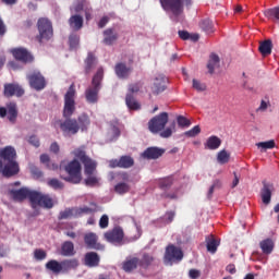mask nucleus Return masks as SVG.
Segmentation results:
<instances>
[{
  "mask_svg": "<svg viewBox=\"0 0 279 279\" xmlns=\"http://www.w3.org/2000/svg\"><path fill=\"white\" fill-rule=\"evenodd\" d=\"M69 25L74 32H80L84 27V17L82 15H72L69 19Z\"/></svg>",
  "mask_w": 279,
  "mask_h": 279,
  "instance_id": "28",
  "label": "nucleus"
},
{
  "mask_svg": "<svg viewBox=\"0 0 279 279\" xmlns=\"http://www.w3.org/2000/svg\"><path fill=\"white\" fill-rule=\"evenodd\" d=\"M162 199H178L177 193H163L161 194Z\"/></svg>",
  "mask_w": 279,
  "mask_h": 279,
  "instance_id": "63",
  "label": "nucleus"
},
{
  "mask_svg": "<svg viewBox=\"0 0 279 279\" xmlns=\"http://www.w3.org/2000/svg\"><path fill=\"white\" fill-rule=\"evenodd\" d=\"M12 54L15 60H19L24 64H27V62H34V56H32V53H29L25 48H15L12 50Z\"/></svg>",
  "mask_w": 279,
  "mask_h": 279,
  "instance_id": "17",
  "label": "nucleus"
},
{
  "mask_svg": "<svg viewBox=\"0 0 279 279\" xmlns=\"http://www.w3.org/2000/svg\"><path fill=\"white\" fill-rule=\"evenodd\" d=\"M60 130L63 133V136H75L77 132H86L88 125H90V118L86 113L75 118H65L64 121L60 122Z\"/></svg>",
  "mask_w": 279,
  "mask_h": 279,
  "instance_id": "1",
  "label": "nucleus"
},
{
  "mask_svg": "<svg viewBox=\"0 0 279 279\" xmlns=\"http://www.w3.org/2000/svg\"><path fill=\"white\" fill-rule=\"evenodd\" d=\"M82 165L84 166L85 175H93L97 172V162L95 161V159L89 157L82 161Z\"/></svg>",
  "mask_w": 279,
  "mask_h": 279,
  "instance_id": "27",
  "label": "nucleus"
},
{
  "mask_svg": "<svg viewBox=\"0 0 279 279\" xmlns=\"http://www.w3.org/2000/svg\"><path fill=\"white\" fill-rule=\"evenodd\" d=\"M62 256H74L75 245L71 241H65L61 246Z\"/></svg>",
  "mask_w": 279,
  "mask_h": 279,
  "instance_id": "33",
  "label": "nucleus"
},
{
  "mask_svg": "<svg viewBox=\"0 0 279 279\" xmlns=\"http://www.w3.org/2000/svg\"><path fill=\"white\" fill-rule=\"evenodd\" d=\"M29 145H33V147H40V140L36 135H31L28 138Z\"/></svg>",
  "mask_w": 279,
  "mask_h": 279,
  "instance_id": "59",
  "label": "nucleus"
},
{
  "mask_svg": "<svg viewBox=\"0 0 279 279\" xmlns=\"http://www.w3.org/2000/svg\"><path fill=\"white\" fill-rule=\"evenodd\" d=\"M72 155L74 156L75 160H77L78 162H84L85 160H87V158H90L86 154L85 145L74 148V150L72 151Z\"/></svg>",
  "mask_w": 279,
  "mask_h": 279,
  "instance_id": "29",
  "label": "nucleus"
},
{
  "mask_svg": "<svg viewBox=\"0 0 279 279\" xmlns=\"http://www.w3.org/2000/svg\"><path fill=\"white\" fill-rule=\"evenodd\" d=\"M167 123H169V113L161 112L148 121V130L153 134H158V132L165 130Z\"/></svg>",
  "mask_w": 279,
  "mask_h": 279,
  "instance_id": "8",
  "label": "nucleus"
},
{
  "mask_svg": "<svg viewBox=\"0 0 279 279\" xmlns=\"http://www.w3.org/2000/svg\"><path fill=\"white\" fill-rule=\"evenodd\" d=\"M192 87L194 88V90H197L198 93H204V90H206V84L195 78L192 81Z\"/></svg>",
  "mask_w": 279,
  "mask_h": 279,
  "instance_id": "52",
  "label": "nucleus"
},
{
  "mask_svg": "<svg viewBox=\"0 0 279 279\" xmlns=\"http://www.w3.org/2000/svg\"><path fill=\"white\" fill-rule=\"evenodd\" d=\"M159 3L165 12H171L173 16H180L184 13V5L191 8L193 0H159Z\"/></svg>",
  "mask_w": 279,
  "mask_h": 279,
  "instance_id": "3",
  "label": "nucleus"
},
{
  "mask_svg": "<svg viewBox=\"0 0 279 279\" xmlns=\"http://www.w3.org/2000/svg\"><path fill=\"white\" fill-rule=\"evenodd\" d=\"M199 27L206 34H213L215 32V26L213 25V21L206 19L199 22Z\"/></svg>",
  "mask_w": 279,
  "mask_h": 279,
  "instance_id": "38",
  "label": "nucleus"
},
{
  "mask_svg": "<svg viewBox=\"0 0 279 279\" xmlns=\"http://www.w3.org/2000/svg\"><path fill=\"white\" fill-rule=\"evenodd\" d=\"M219 56H217L216 53H211L207 63L208 73H210V75H213V73H215V69L219 66Z\"/></svg>",
  "mask_w": 279,
  "mask_h": 279,
  "instance_id": "35",
  "label": "nucleus"
},
{
  "mask_svg": "<svg viewBox=\"0 0 279 279\" xmlns=\"http://www.w3.org/2000/svg\"><path fill=\"white\" fill-rule=\"evenodd\" d=\"M217 160L219 165H228L230 162V154L226 149H222L218 153Z\"/></svg>",
  "mask_w": 279,
  "mask_h": 279,
  "instance_id": "45",
  "label": "nucleus"
},
{
  "mask_svg": "<svg viewBox=\"0 0 279 279\" xmlns=\"http://www.w3.org/2000/svg\"><path fill=\"white\" fill-rule=\"evenodd\" d=\"M202 133V128L199 125H195L190 131L184 132V136L187 138H195V136H198V134Z\"/></svg>",
  "mask_w": 279,
  "mask_h": 279,
  "instance_id": "49",
  "label": "nucleus"
},
{
  "mask_svg": "<svg viewBox=\"0 0 279 279\" xmlns=\"http://www.w3.org/2000/svg\"><path fill=\"white\" fill-rule=\"evenodd\" d=\"M109 22H110V17L104 16V17L98 22V27H99L100 29H104V27H105L106 25H108Z\"/></svg>",
  "mask_w": 279,
  "mask_h": 279,
  "instance_id": "62",
  "label": "nucleus"
},
{
  "mask_svg": "<svg viewBox=\"0 0 279 279\" xmlns=\"http://www.w3.org/2000/svg\"><path fill=\"white\" fill-rule=\"evenodd\" d=\"M31 173L35 180H40V178L44 175V173L36 166L31 167Z\"/></svg>",
  "mask_w": 279,
  "mask_h": 279,
  "instance_id": "57",
  "label": "nucleus"
},
{
  "mask_svg": "<svg viewBox=\"0 0 279 279\" xmlns=\"http://www.w3.org/2000/svg\"><path fill=\"white\" fill-rule=\"evenodd\" d=\"M101 262V257L96 252H88L84 256V266L85 267H99V263Z\"/></svg>",
  "mask_w": 279,
  "mask_h": 279,
  "instance_id": "22",
  "label": "nucleus"
},
{
  "mask_svg": "<svg viewBox=\"0 0 279 279\" xmlns=\"http://www.w3.org/2000/svg\"><path fill=\"white\" fill-rule=\"evenodd\" d=\"M102 81L104 68H99L93 76L92 85L85 90V99L87 104H97V101H99V90H101Z\"/></svg>",
  "mask_w": 279,
  "mask_h": 279,
  "instance_id": "2",
  "label": "nucleus"
},
{
  "mask_svg": "<svg viewBox=\"0 0 279 279\" xmlns=\"http://www.w3.org/2000/svg\"><path fill=\"white\" fill-rule=\"evenodd\" d=\"M34 257L36 258V260H45V258H47V252L40 248H36L34 251Z\"/></svg>",
  "mask_w": 279,
  "mask_h": 279,
  "instance_id": "56",
  "label": "nucleus"
},
{
  "mask_svg": "<svg viewBox=\"0 0 279 279\" xmlns=\"http://www.w3.org/2000/svg\"><path fill=\"white\" fill-rule=\"evenodd\" d=\"M167 82L168 80L165 75H158L151 86L153 95H160V93H165L167 88Z\"/></svg>",
  "mask_w": 279,
  "mask_h": 279,
  "instance_id": "19",
  "label": "nucleus"
},
{
  "mask_svg": "<svg viewBox=\"0 0 279 279\" xmlns=\"http://www.w3.org/2000/svg\"><path fill=\"white\" fill-rule=\"evenodd\" d=\"M125 104L129 110H141V102L132 94H126Z\"/></svg>",
  "mask_w": 279,
  "mask_h": 279,
  "instance_id": "34",
  "label": "nucleus"
},
{
  "mask_svg": "<svg viewBox=\"0 0 279 279\" xmlns=\"http://www.w3.org/2000/svg\"><path fill=\"white\" fill-rule=\"evenodd\" d=\"M264 15L270 21H279V7L266 10Z\"/></svg>",
  "mask_w": 279,
  "mask_h": 279,
  "instance_id": "41",
  "label": "nucleus"
},
{
  "mask_svg": "<svg viewBox=\"0 0 279 279\" xmlns=\"http://www.w3.org/2000/svg\"><path fill=\"white\" fill-rule=\"evenodd\" d=\"M0 158L4 162H12L16 158V150L12 146H5L4 148L0 149Z\"/></svg>",
  "mask_w": 279,
  "mask_h": 279,
  "instance_id": "23",
  "label": "nucleus"
},
{
  "mask_svg": "<svg viewBox=\"0 0 279 279\" xmlns=\"http://www.w3.org/2000/svg\"><path fill=\"white\" fill-rule=\"evenodd\" d=\"M48 186H50L51 189H54V191H58V190L64 189V183H62L58 179H49Z\"/></svg>",
  "mask_w": 279,
  "mask_h": 279,
  "instance_id": "51",
  "label": "nucleus"
},
{
  "mask_svg": "<svg viewBox=\"0 0 279 279\" xmlns=\"http://www.w3.org/2000/svg\"><path fill=\"white\" fill-rule=\"evenodd\" d=\"M84 63L85 75H89V73H93V70L97 66V57H95V53L88 52Z\"/></svg>",
  "mask_w": 279,
  "mask_h": 279,
  "instance_id": "24",
  "label": "nucleus"
},
{
  "mask_svg": "<svg viewBox=\"0 0 279 279\" xmlns=\"http://www.w3.org/2000/svg\"><path fill=\"white\" fill-rule=\"evenodd\" d=\"M274 191V184L264 182L263 187L260 190V197L263 204L266 206L271 204V193Z\"/></svg>",
  "mask_w": 279,
  "mask_h": 279,
  "instance_id": "21",
  "label": "nucleus"
},
{
  "mask_svg": "<svg viewBox=\"0 0 279 279\" xmlns=\"http://www.w3.org/2000/svg\"><path fill=\"white\" fill-rule=\"evenodd\" d=\"M271 49H274V44L271 39H266L262 43H259L258 51L262 53V56L267 57L271 56Z\"/></svg>",
  "mask_w": 279,
  "mask_h": 279,
  "instance_id": "30",
  "label": "nucleus"
},
{
  "mask_svg": "<svg viewBox=\"0 0 279 279\" xmlns=\"http://www.w3.org/2000/svg\"><path fill=\"white\" fill-rule=\"evenodd\" d=\"M114 191L119 195H125V193H130V185L128 183H118L114 186Z\"/></svg>",
  "mask_w": 279,
  "mask_h": 279,
  "instance_id": "47",
  "label": "nucleus"
},
{
  "mask_svg": "<svg viewBox=\"0 0 279 279\" xmlns=\"http://www.w3.org/2000/svg\"><path fill=\"white\" fill-rule=\"evenodd\" d=\"M221 147V138H219L217 135H211L207 138L205 143V149H219Z\"/></svg>",
  "mask_w": 279,
  "mask_h": 279,
  "instance_id": "32",
  "label": "nucleus"
},
{
  "mask_svg": "<svg viewBox=\"0 0 279 279\" xmlns=\"http://www.w3.org/2000/svg\"><path fill=\"white\" fill-rule=\"evenodd\" d=\"M143 88V82H136L129 85V95L138 93Z\"/></svg>",
  "mask_w": 279,
  "mask_h": 279,
  "instance_id": "53",
  "label": "nucleus"
},
{
  "mask_svg": "<svg viewBox=\"0 0 279 279\" xmlns=\"http://www.w3.org/2000/svg\"><path fill=\"white\" fill-rule=\"evenodd\" d=\"M62 265H64V267H77V262L76 259H70L60 264V262L51 259L46 264V269H49V271L53 274H60V271H62Z\"/></svg>",
  "mask_w": 279,
  "mask_h": 279,
  "instance_id": "13",
  "label": "nucleus"
},
{
  "mask_svg": "<svg viewBox=\"0 0 279 279\" xmlns=\"http://www.w3.org/2000/svg\"><path fill=\"white\" fill-rule=\"evenodd\" d=\"M109 223H110V219L108 218V215H102L99 220V228L104 230L108 228Z\"/></svg>",
  "mask_w": 279,
  "mask_h": 279,
  "instance_id": "58",
  "label": "nucleus"
},
{
  "mask_svg": "<svg viewBox=\"0 0 279 279\" xmlns=\"http://www.w3.org/2000/svg\"><path fill=\"white\" fill-rule=\"evenodd\" d=\"M190 278L197 279L199 278V270L197 269H191L189 272Z\"/></svg>",
  "mask_w": 279,
  "mask_h": 279,
  "instance_id": "64",
  "label": "nucleus"
},
{
  "mask_svg": "<svg viewBox=\"0 0 279 279\" xmlns=\"http://www.w3.org/2000/svg\"><path fill=\"white\" fill-rule=\"evenodd\" d=\"M134 167V158L131 156L120 157V169H130Z\"/></svg>",
  "mask_w": 279,
  "mask_h": 279,
  "instance_id": "40",
  "label": "nucleus"
},
{
  "mask_svg": "<svg viewBox=\"0 0 279 279\" xmlns=\"http://www.w3.org/2000/svg\"><path fill=\"white\" fill-rule=\"evenodd\" d=\"M9 193L13 202H25V199H29L32 204V195L35 191H31L27 187H21L20 190H10Z\"/></svg>",
  "mask_w": 279,
  "mask_h": 279,
  "instance_id": "14",
  "label": "nucleus"
},
{
  "mask_svg": "<svg viewBox=\"0 0 279 279\" xmlns=\"http://www.w3.org/2000/svg\"><path fill=\"white\" fill-rule=\"evenodd\" d=\"M256 147H258L260 151H267V149H274V147H276V141L259 142L256 144Z\"/></svg>",
  "mask_w": 279,
  "mask_h": 279,
  "instance_id": "43",
  "label": "nucleus"
},
{
  "mask_svg": "<svg viewBox=\"0 0 279 279\" xmlns=\"http://www.w3.org/2000/svg\"><path fill=\"white\" fill-rule=\"evenodd\" d=\"M124 236L125 233L121 227H114L113 229L104 233L105 241L112 243L113 245H123Z\"/></svg>",
  "mask_w": 279,
  "mask_h": 279,
  "instance_id": "11",
  "label": "nucleus"
},
{
  "mask_svg": "<svg viewBox=\"0 0 279 279\" xmlns=\"http://www.w3.org/2000/svg\"><path fill=\"white\" fill-rule=\"evenodd\" d=\"M172 134H173V130H171V128H167L166 130H163L160 133V137L161 138H169V137H171Z\"/></svg>",
  "mask_w": 279,
  "mask_h": 279,
  "instance_id": "60",
  "label": "nucleus"
},
{
  "mask_svg": "<svg viewBox=\"0 0 279 279\" xmlns=\"http://www.w3.org/2000/svg\"><path fill=\"white\" fill-rule=\"evenodd\" d=\"M138 265H140L138 257H133V258H130V259H126L125 262H123L122 269L126 274H130L131 271H134V269H136V267H138Z\"/></svg>",
  "mask_w": 279,
  "mask_h": 279,
  "instance_id": "31",
  "label": "nucleus"
},
{
  "mask_svg": "<svg viewBox=\"0 0 279 279\" xmlns=\"http://www.w3.org/2000/svg\"><path fill=\"white\" fill-rule=\"evenodd\" d=\"M64 169L68 177H61V180L70 182V184H80L82 182V163L77 159L70 161Z\"/></svg>",
  "mask_w": 279,
  "mask_h": 279,
  "instance_id": "4",
  "label": "nucleus"
},
{
  "mask_svg": "<svg viewBox=\"0 0 279 279\" xmlns=\"http://www.w3.org/2000/svg\"><path fill=\"white\" fill-rule=\"evenodd\" d=\"M165 151V148L148 147L142 153V158L145 160H158V158H162Z\"/></svg>",
  "mask_w": 279,
  "mask_h": 279,
  "instance_id": "16",
  "label": "nucleus"
},
{
  "mask_svg": "<svg viewBox=\"0 0 279 279\" xmlns=\"http://www.w3.org/2000/svg\"><path fill=\"white\" fill-rule=\"evenodd\" d=\"M54 201L53 197H51V195L49 194H44L40 192H34V194H32V203L31 206L32 208L36 209L38 208V206H40V208H46V210H51V208H53L54 206Z\"/></svg>",
  "mask_w": 279,
  "mask_h": 279,
  "instance_id": "6",
  "label": "nucleus"
},
{
  "mask_svg": "<svg viewBox=\"0 0 279 279\" xmlns=\"http://www.w3.org/2000/svg\"><path fill=\"white\" fill-rule=\"evenodd\" d=\"M207 252L210 254H217V248L221 245V241L215 239V235L210 234L205 239Z\"/></svg>",
  "mask_w": 279,
  "mask_h": 279,
  "instance_id": "26",
  "label": "nucleus"
},
{
  "mask_svg": "<svg viewBox=\"0 0 279 279\" xmlns=\"http://www.w3.org/2000/svg\"><path fill=\"white\" fill-rule=\"evenodd\" d=\"M3 95L4 97H23L25 89L16 83H7L4 84Z\"/></svg>",
  "mask_w": 279,
  "mask_h": 279,
  "instance_id": "15",
  "label": "nucleus"
},
{
  "mask_svg": "<svg viewBox=\"0 0 279 279\" xmlns=\"http://www.w3.org/2000/svg\"><path fill=\"white\" fill-rule=\"evenodd\" d=\"M182 258H184V253H182V250H180L173 244H170L166 247V253H165L166 265H173V263H180Z\"/></svg>",
  "mask_w": 279,
  "mask_h": 279,
  "instance_id": "9",
  "label": "nucleus"
},
{
  "mask_svg": "<svg viewBox=\"0 0 279 279\" xmlns=\"http://www.w3.org/2000/svg\"><path fill=\"white\" fill-rule=\"evenodd\" d=\"M177 122L180 128H189L191 125V120L184 118V116H179Z\"/></svg>",
  "mask_w": 279,
  "mask_h": 279,
  "instance_id": "55",
  "label": "nucleus"
},
{
  "mask_svg": "<svg viewBox=\"0 0 279 279\" xmlns=\"http://www.w3.org/2000/svg\"><path fill=\"white\" fill-rule=\"evenodd\" d=\"M40 162H43V165H46L47 169H50L52 171L58 170V163H51V159L47 154L40 155Z\"/></svg>",
  "mask_w": 279,
  "mask_h": 279,
  "instance_id": "42",
  "label": "nucleus"
},
{
  "mask_svg": "<svg viewBox=\"0 0 279 279\" xmlns=\"http://www.w3.org/2000/svg\"><path fill=\"white\" fill-rule=\"evenodd\" d=\"M73 208H65L64 210L59 213L58 219L59 221H62L64 219H71L73 217Z\"/></svg>",
  "mask_w": 279,
  "mask_h": 279,
  "instance_id": "50",
  "label": "nucleus"
},
{
  "mask_svg": "<svg viewBox=\"0 0 279 279\" xmlns=\"http://www.w3.org/2000/svg\"><path fill=\"white\" fill-rule=\"evenodd\" d=\"M87 178L85 179V185L86 186H97L99 184V178L94 174H85Z\"/></svg>",
  "mask_w": 279,
  "mask_h": 279,
  "instance_id": "46",
  "label": "nucleus"
},
{
  "mask_svg": "<svg viewBox=\"0 0 279 279\" xmlns=\"http://www.w3.org/2000/svg\"><path fill=\"white\" fill-rule=\"evenodd\" d=\"M75 113V85L72 84L64 95L63 118L69 119Z\"/></svg>",
  "mask_w": 279,
  "mask_h": 279,
  "instance_id": "7",
  "label": "nucleus"
},
{
  "mask_svg": "<svg viewBox=\"0 0 279 279\" xmlns=\"http://www.w3.org/2000/svg\"><path fill=\"white\" fill-rule=\"evenodd\" d=\"M8 119L11 123L16 121V117H19V111L16 110V104L10 102L7 105Z\"/></svg>",
  "mask_w": 279,
  "mask_h": 279,
  "instance_id": "36",
  "label": "nucleus"
},
{
  "mask_svg": "<svg viewBox=\"0 0 279 279\" xmlns=\"http://www.w3.org/2000/svg\"><path fill=\"white\" fill-rule=\"evenodd\" d=\"M27 80L31 88H34L35 90H44V88L47 86L45 76H43V74L38 71L28 74Z\"/></svg>",
  "mask_w": 279,
  "mask_h": 279,
  "instance_id": "12",
  "label": "nucleus"
},
{
  "mask_svg": "<svg viewBox=\"0 0 279 279\" xmlns=\"http://www.w3.org/2000/svg\"><path fill=\"white\" fill-rule=\"evenodd\" d=\"M83 241L87 250H96L97 252H104L106 250V245L99 242V235L95 232L84 233Z\"/></svg>",
  "mask_w": 279,
  "mask_h": 279,
  "instance_id": "10",
  "label": "nucleus"
},
{
  "mask_svg": "<svg viewBox=\"0 0 279 279\" xmlns=\"http://www.w3.org/2000/svg\"><path fill=\"white\" fill-rule=\"evenodd\" d=\"M37 29L39 32V35L36 36L38 43L43 44L44 40L53 38V25L49 19L40 17L37 22Z\"/></svg>",
  "mask_w": 279,
  "mask_h": 279,
  "instance_id": "5",
  "label": "nucleus"
},
{
  "mask_svg": "<svg viewBox=\"0 0 279 279\" xmlns=\"http://www.w3.org/2000/svg\"><path fill=\"white\" fill-rule=\"evenodd\" d=\"M259 247L264 254H271L274 252V240L266 239L259 243Z\"/></svg>",
  "mask_w": 279,
  "mask_h": 279,
  "instance_id": "37",
  "label": "nucleus"
},
{
  "mask_svg": "<svg viewBox=\"0 0 279 279\" xmlns=\"http://www.w3.org/2000/svg\"><path fill=\"white\" fill-rule=\"evenodd\" d=\"M179 37L181 40H190L191 34L187 31H179Z\"/></svg>",
  "mask_w": 279,
  "mask_h": 279,
  "instance_id": "61",
  "label": "nucleus"
},
{
  "mask_svg": "<svg viewBox=\"0 0 279 279\" xmlns=\"http://www.w3.org/2000/svg\"><path fill=\"white\" fill-rule=\"evenodd\" d=\"M119 40V34L114 32V28H107L104 31V39L102 43L108 46L114 45Z\"/></svg>",
  "mask_w": 279,
  "mask_h": 279,
  "instance_id": "25",
  "label": "nucleus"
},
{
  "mask_svg": "<svg viewBox=\"0 0 279 279\" xmlns=\"http://www.w3.org/2000/svg\"><path fill=\"white\" fill-rule=\"evenodd\" d=\"M69 45L70 49H77V47H80V35L71 34L69 36Z\"/></svg>",
  "mask_w": 279,
  "mask_h": 279,
  "instance_id": "48",
  "label": "nucleus"
},
{
  "mask_svg": "<svg viewBox=\"0 0 279 279\" xmlns=\"http://www.w3.org/2000/svg\"><path fill=\"white\" fill-rule=\"evenodd\" d=\"M19 171H21V168L19 167V162H16V160L4 161V168L2 170V175L4 178H12L14 175H19Z\"/></svg>",
  "mask_w": 279,
  "mask_h": 279,
  "instance_id": "18",
  "label": "nucleus"
},
{
  "mask_svg": "<svg viewBox=\"0 0 279 279\" xmlns=\"http://www.w3.org/2000/svg\"><path fill=\"white\" fill-rule=\"evenodd\" d=\"M114 72L119 80H128L132 73V68L128 66L123 62H119L114 66Z\"/></svg>",
  "mask_w": 279,
  "mask_h": 279,
  "instance_id": "20",
  "label": "nucleus"
},
{
  "mask_svg": "<svg viewBox=\"0 0 279 279\" xmlns=\"http://www.w3.org/2000/svg\"><path fill=\"white\" fill-rule=\"evenodd\" d=\"M93 213H97V204L90 203V207H81L77 209L78 215H93Z\"/></svg>",
  "mask_w": 279,
  "mask_h": 279,
  "instance_id": "44",
  "label": "nucleus"
},
{
  "mask_svg": "<svg viewBox=\"0 0 279 279\" xmlns=\"http://www.w3.org/2000/svg\"><path fill=\"white\" fill-rule=\"evenodd\" d=\"M172 184H173V181L170 178L162 179L159 182V189H161L162 191H167V189H171Z\"/></svg>",
  "mask_w": 279,
  "mask_h": 279,
  "instance_id": "54",
  "label": "nucleus"
},
{
  "mask_svg": "<svg viewBox=\"0 0 279 279\" xmlns=\"http://www.w3.org/2000/svg\"><path fill=\"white\" fill-rule=\"evenodd\" d=\"M138 263L140 267H142L143 269H147V267H149L151 263H154V256L148 253H144Z\"/></svg>",
  "mask_w": 279,
  "mask_h": 279,
  "instance_id": "39",
  "label": "nucleus"
}]
</instances>
